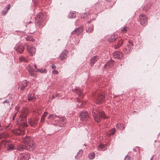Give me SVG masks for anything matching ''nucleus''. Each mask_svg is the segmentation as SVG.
I'll use <instances>...</instances> for the list:
<instances>
[{
  "label": "nucleus",
  "instance_id": "7c9ffc66",
  "mask_svg": "<svg viewBox=\"0 0 160 160\" xmlns=\"http://www.w3.org/2000/svg\"><path fill=\"white\" fill-rule=\"evenodd\" d=\"M19 60L20 62H28V60L23 56H21L19 58Z\"/></svg>",
  "mask_w": 160,
  "mask_h": 160
},
{
  "label": "nucleus",
  "instance_id": "f3484780",
  "mask_svg": "<svg viewBox=\"0 0 160 160\" xmlns=\"http://www.w3.org/2000/svg\"><path fill=\"white\" fill-rule=\"evenodd\" d=\"M79 117L80 118L82 119H87L88 117V114L86 111H83L80 114Z\"/></svg>",
  "mask_w": 160,
  "mask_h": 160
},
{
  "label": "nucleus",
  "instance_id": "6e6552de",
  "mask_svg": "<svg viewBox=\"0 0 160 160\" xmlns=\"http://www.w3.org/2000/svg\"><path fill=\"white\" fill-rule=\"evenodd\" d=\"M38 119L37 118H34L32 119L28 120V122L31 126L35 127L38 124Z\"/></svg>",
  "mask_w": 160,
  "mask_h": 160
},
{
  "label": "nucleus",
  "instance_id": "f03ea898",
  "mask_svg": "<svg viewBox=\"0 0 160 160\" xmlns=\"http://www.w3.org/2000/svg\"><path fill=\"white\" fill-rule=\"evenodd\" d=\"M48 118L51 119L52 120L56 122V123L59 122V121L61 120L62 121L61 123L62 124L63 123V125H64V124H65L66 120L64 118H62L60 119L59 117L55 114H51L49 115L48 117Z\"/></svg>",
  "mask_w": 160,
  "mask_h": 160
},
{
  "label": "nucleus",
  "instance_id": "9d476101",
  "mask_svg": "<svg viewBox=\"0 0 160 160\" xmlns=\"http://www.w3.org/2000/svg\"><path fill=\"white\" fill-rule=\"evenodd\" d=\"M113 55L114 58L120 59L122 58L123 54L120 52L116 51L113 53Z\"/></svg>",
  "mask_w": 160,
  "mask_h": 160
},
{
  "label": "nucleus",
  "instance_id": "09e8293b",
  "mask_svg": "<svg viewBox=\"0 0 160 160\" xmlns=\"http://www.w3.org/2000/svg\"><path fill=\"white\" fill-rule=\"evenodd\" d=\"M48 112H44V113L42 115L43 117H45L48 115Z\"/></svg>",
  "mask_w": 160,
  "mask_h": 160
},
{
  "label": "nucleus",
  "instance_id": "e433bc0d",
  "mask_svg": "<svg viewBox=\"0 0 160 160\" xmlns=\"http://www.w3.org/2000/svg\"><path fill=\"white\" fill-rule=\"evenodd\" d=\"M89 14L88 12H85L83 14H82L81 15V17L82 18H84L88 17L89 15Z\"/></svg>",
  "mask_w": 160,
  "mask_h": 160
},
{
  "label": "nucleus",
  "instance_id": "aec40b11",
  "mask_svg": "<svg viewBox=\"0 0 160 160\" xmlns=\"http://www.w3.org/2000/svg\"><path fill=\"white\" fill-rule=\"evenodd\" d=\"M10 4H8V6L6 7L4 9V10L2 11V15L3 16H4L5 15L6 13L10 9Z\"/></svg>",
  "mask_w": 160,
  "mask_h": 160
},
{
  "label": "nucleus",
  "instance_id": "c9c22d12",
  "mask_svg": "<svg viewBox=\"0 0 160 160\" xmlns=\"http://www.w3.org/2000/svg\"><path fill=\"white\" fill-rule=\"evenodd\" d=\"M27 69L28 70V72L32 71H33L34 69L33 68L31 65H28L27 67Z\"/></svg>",
  "mask_w": 160,
  "mask_h": 160
},
{
  "label": "nucleus",
  "instance_id": "864d4df0",
  "mask_svg": "<svg viewBox=\"0 0 160 160\" xmlns=\"http://www.w3.org/2000/svg\"><path fill=\"white\" fill-rule=\"evenodd\" d=\"M5 102L7 103H9V100H5L3 102V103H4Z\"/></svg>",
  "mask_w": 160,
  "mask_h": 160
},
{
  "label": "nucleus",
  "instance_id": "bf43d9fd",
  "mask_svg": "<svg viewBox=\"0 0 160 160\" xmlns=\"http://www.w3.org/2000/svg\"><path fill=\"white\" fill-rule=\"evenodd\" d=\"M106 0L108 2H109L111 0Z\"/></svg>",
  "mask_w": 160,
  "mask_h": 160
},
{
  "label": "nucleus",
  "instance_id": "3c124183",
  "mask_svg": "<svg viewBox=\"0 0 160 160\" xmlns=\"http://www.w3.org/2000/svg\"><path fill=\"white\" fill-rule=\"evenodd\" d=\"M20 117H21V118H26V116L25 115H21L20 116Z\"/></svg>",
  "mask_w": 160,
  "mask_h": 160
},
{
  "label": "nucleus",
  "instance_id": "20e7f679",
  "mask_svg": "<svg viewBox=\"0 0 160 160\" xmlns=\"http://www.w3.org/2000/svg\"><path fill=\"white\" fill-rule=\"evenodd\" d=\"M139 22L140 24L143 26H145L147 24L148 20L147 17L145 14H142L139 16Z\"/></svg>",
  "mask_w": 160,
  "mask_h": 160
},
{
  "label": "nucleus",
  "instance_id": "4be33fe9",
  "mask_svg": "<svg viewBox=\"0 0 160 160\" xmlns=\"http://www.w3.org/2000/svg\"><path fill=\"white\" fill-rule=\"evenodd\" d=\"M77 100L79 102V104L78 105V107L80 108L83 107L85 104V102L83 101L81 102L78 98H77Z\"/></svg>",
  "mask_w": 160,
  "mask_h": 160
},
{
  "label": "nucleus",
  "instance_id": "4c0bfd02",
  "mask_svg": "<svg viewBox=\"0 0 160 160\" xmlns=\"http://www.w3.org/2000/svg\"><path fill=\"white\" fill-rule=\"evenodd\" d=\"M89 158L90 159H93L95 157V154L94 153H91L88 155Z\"/></svg>",
  "mask_w": 160,
  "mask_h": 160
},
{
  "label": "nucleus",
  "instance_id": "2f4dec72",
  "mask_svg": "<svg viewBox=\"0 0 160 160\" xmlns=\"http://www.w3.org/2000/svg\"><path fill=\"white\" fill-rule=\"evenodd\" d=\"M36 72H39L42 73H46L47 71L46 69H37V70Z\"/></svg>",
  "mask_w": 160,
  "mask_h": 160
},
{
  "label": "nucleus",
  "instance_id": "a211bd4d",
  "mask_svg": "<svg viewBox=\"0 0 160 160\" xmlns=\"http://www.w3.org/2000/svg\"><path fill=\"white\" fill-rule=\"evenodd\" d=\"M28 83V82L26 80L23 81L21 83V87H20L21 89L23 90L27 86Z\"/></svg>",
  "mask_w": 160,
  "mask_h": 160
},
{
  "label": "nucleus",
  "instance_id": "423d86ee",
  "mask_svg": "<svg viewBox=\"0 0 160 160\" xmlns=\"http://www.w3.org/2000/svg\"><path fill=\"white\" fill-rule=\"evenodd\" d=\"M43 18V15L42 12H39L38 13L37 15L36 16V18H35V23L36 24V23H39V24H41V21Z\"/></svg>",
  "mask_w": 160,
  "mask_h": 160
},
{
  "label": "nucleus",
  "instance_id": "de8ad7c7",
  "mask_svg": "<svg viewBox=\"0 0 160 160\" xmlns=\"http://www.w3.org/2000/svg\"><path fill=\"white\" fill-rule=\"evenodd\" d=\"M45 120V117H43L42 116L41 118V122H44Z\"/></svg>",
  "mask_w": 160,
  "mask_h": 160
},
{
  "label": "nucleus",
  "instance_id": "c85d7f7f",
  "mask_svg": "<svg viewBox=\"0 0 160 160\" xmlns=\"http://www.w3.org/2000/svg\"><path fill=\"white\" fill-rule=\"evenodd\" d=\"M93 29V25H91L86 30V32H91Z\"/></svg>",
  "mask_w": 160,
  "mask_h": 160
},
{
  "label": "nucleus",
  "instance_id": "6ab92c4d",
  "mask_svg": "<svg viewBox=\"0 0 160 160\" xmlns=\"http://www.w3.org/2000/svg\"><path fill=\"white\" fill-rule=\"evenodd\" d=\"M116 130L115 128L111 129L108 133V137L110 136L111 135H113L115 133Z\"/></svg>",
  "mask_w": 160,
  "mask_h": 160
},
{
  "label": "nucleus",
  "instance_id": "c03bdc74",
  "mask_svg": "<svg viewBox=\"0 0 160 160\" xmlns=\"http://www.w3.org/2000/svg\"><path fill=\"white\" fill-rule=\"evenodd\" d=\"M131 157L128 155H127L124 158V160H131Z\"/></svg>",
  "mask_w": 160,
  "mask_h": 160
},
{
  "label": "nucleus",
  "instance_id": "4d7b16f0",
  "mask_svg": "<svg viewBox=\"0 0 160 160\" xmlns=\"http://www.w3.org/2000/svg\"><path fill=\"white\" fill-rule=\"evenodd\" d=\"M34 67H35V68H36V69H37V67H36V66L35 64L34 65Z\"/></svg>",
  "mask_w": 160,
  "mask_h": 160
},
{
  "label": "nucleus",
  "instance_id": "ea45409f",
  "mask_svg": "<svg viewBox=\"0 0 160 160\" xmlns=\"http://www.w3.org/2000/svg\"><path fill=\"white\" fill-rule=\"evenodd\" d=\"M6 134L5 132L2 133L0 134V139L3 138H6Z\"/></svg>",
  "mask_w": 160,
  "mask_h": 160
},
{
  "label": "nucleus",
  "instance_id": "f8f14e48",
  "mask_svg": "<svg viewBox=\"0 0 160 160\" xmlns=\"http://www.w3.org/2000/svg\"><path fill=\"white\" fill-rule=\"evenodd\" d=\"M23 142L25 144V145L27 143H31L33 142L32 139L29 136H26L23 139Z\"/></svg>",
  "mask_w": 160,
  "mask_h": 160
},
{
  "label": "nucleus",
  "instance_id": "13d9d810",
  "mask_svg": "<svg viewBox=\"0 0 160 160\" xmlns=\"http://www.w3.org/2000/svg\"><path fill=\"white\" fill-rule=\"evenodd\" d=\"M91 22V21H88V22L89 23Z\"/></svg>",
  "mask_w": 160,
  "mask_h": 160
},
{
  "label": "nucleus",
  "instance_id": "c756f323",
  "mask_svg": "<svg viewBox=\"0 0 160 160\" xmlns=\"http://www.w3.org/2000/svg\"><path fill=\"white\" fill-rule=\"evenodd\" d=\"M83 151L82 150H79V152L77 153V155L75 156V158H78L80 157L82 155V154Z\"/></svg>",
  "mask_w": 160,
  "mask_h": 160
},
{
  "label": "nucleus",
  "instance_id": "dca6fc26",
  "mask_svg": "<svg viewBox=\"0 0 160 160\" xmlns=\"http://www.w3.org/2000/svg\"><path fill=\"white\" fill-rule=\"evenodd\" d=\"M83 31V29L82 28H79L74 30L72 32V34H76L78 35L80 34Z\"/></svg>",
  "mask_w": 160,
  "mask_h": 160
},
{
  "label": "nucleus",
  "instance_id": "39448f33",
  "mask_svg": "<svg viewBox=\"0 0 160 160\" xmlns=\"http://www.w3.org/2000/svg\"><path fill=\"white\" fill-rule=\"evenodd\" d=\"M128 42L130 45H127L123 49L124 52L126 54H128L130 52V50L132 49V47L133 45V42L132 41H129Z\"/></svg>",
  "mask_w": 160,
  "mask_h": 160
},
{
  "label": "nucleus",
  "instance_id": "5701e85b",
  "mask_svg": "<svg viewBox=\"0 0 160 160\" xmlns=\"http://www.w3.org/2000/svg\"><path fill=\"white\" fill-rule=\"evenodd\" d=\"M117 39V37H115V36H114L112 35L108 39V41L109 42H111L116 40V39Z\"/></svg>",
  "mask_w": 160,
  "mask_h": 160
},
{
  "label": "nucleus",
  "instance_id": "cd10ccee",
  "mask_svg": "<svg viewBox=\"0 0 160 160\" xmlns=\"http://www.w3.org/2000/svg\"><path fill=\"white\" fill-rule=\"evenodd\" d=\"M76 16V12H74L70 13L69 15V17L70 18H73Z\"/></svg>",
  "mask_w": 160,
  "mask_h": 160
},
{
  "label": "nucleus",
  "instance_id": "7ed1b4c3",
  "mask_svg": "<svg viewBox=\"0 0 160 160\" xmlns=\"http://www.w3.org/2000/svg\"><path fill=\"white\" fill-rule=\"evenodd\" d=\"M94 98L95 102L97 104H101L105 100V97L102 93H98Z\"/></svg>",
  "mask_w": 160,
  "mask_h": 160
},
{
  "label": "nucleus",
  "instance_id": "b1692460",
  "mask_svg": "<svg viewBox=\"0 0 160 160\" xmlns=\"http://www.w3.org/2000/svg\"><path fill=\"white\" fill-rule=\"evenodd\" d=\"M72 91L74 92L76 94H78L79 97H82V93L81 91L77 88L72 89Z\"/></svg>",
  "mask_w": 160,
  "mask_h": 160
},
{
  "label": "nucleus",
  "instance_id": "f257e3e1",
  "mask_svg": "<svg viewBox=\"0 0 160 160\" xmlns=\"http://www.w3.org/2000/svg\"><path fill=\"white\" fill-rule=\"evenodd\" d=\"M92 114L96 121L100 122L102 118H105L104 112L98 108H95L92 111Z\"/></svg>",
  "mask_w": 160,
  "mask_h": 160
},
{
  "label": "nucleus",
  "instance_id": "49530a36",
  "mask_svg": "<svg viewBox=\"0 0 160 160\" xmlns=\"http://www.w3.org/2000/svg\"><path fill=\"white\" fill-rule=\"evenodd\" d=\"M52 72L54 74H58L59 73L58 71L55 70H53Z\"/></svg>",
  "mask_w": 160,
  "mask_h": 160
},
{
  "label": "nucleus",
  "instance_id": "72a5a7b5",
  "mask_svg": "<svg viewBox=\"0 0 160 160\" xmlns=\"http://www.w3.org/2000/svg\"><path fill=\"white\" fill-rule=\"evenodd\" d=\"M105 147V146L103 144H101L99 145L98 148V149L99 150H103Z\"/></svg>",
  "mask_w": 160,
  "mask_h": 160
},
{
  "label": "nucleus",
  "instance_id": "473e14b6",
  "mask_svg": "<svg viewBox=\"0 0 160 160\" xmlns=\"http://www.w3.org/2000/svg\"><path fill=\"white\" fill-rule=\"evenodd\" d=\"M14 149V148L13 145L11 144L8 145L7 150L11 151Z\"/></svg>",
  "mask_w": 160,
  "mask_h": 160
},
{
  "label": "nucleus",
  "instance_id": "393cba45",
  "mask_svg": "<svg viewBox=\"0 0 160 160\" xmlns=\"http://www.w3.org/2000/svg\"><path fill=\"white\" fill-rule=\"evenodd\" d=\"M122 43L123 42L122 40H119L117 44L115 46V48L117 49L119 48L122 45Z\"/></svg>",
  "mask_w": 160,
  "mask_h": 160
},
{
  "label": "nucleus",
  "instance_id": "ddd939ff",
  "mask_svg": "<svg viewBox=\"0 0 160 160\" xmlns=\"http://www.w3.org/2000/svg\"><path fill=\"white\" fill-rule=\"evenodd\" d=\"M27 48L28 52L31 55H33L35 54L36 50L34 47L28 46Z\"/></svg>",
  "mask_w": 160,
  "mask_h": 160
},
{
  "label": "nucleus",
  "instance_id": "0eeeda50",
  "mask_svg": "<svg viewBox=\"0 0 160 160\" xmlns=\"http://www.w3.org/2000/svg\"><path fill=\"white\" fill-rule=\"evenodd\" d=\"M36 146L35 143L33 142L27 143L25 145V147L26 149L30 151H32L34 149Z\"/></svg>",
  "mask_w": 160,
  "mask_h": 160
},
{
  "label": "nucleus",
  "instance_id": "5fc2aeb1",
  "mask_svg": "<svg viewBox=\"0 0 160 160\" xmlns=\"http://www.w3.org/2000/svg\"><path fill=\"white\" fill-rule=\"evenodd\" d=\"M23 125L24 127H27L28 125L27 123H24Z\"/></svg>",
  "mask_w": 160,
  "mask_h": 160
},
{
  "label": "nucleus",
  "instance_id": "a18cd8bd",
  "mask_svg": "<svg viewBox=\"0 0 160 160\" xmlns=\"http://www.w3.org/2000/svg\"><path fill=\"white\" fill-rule=\"evenodd\" d=\"M66 57V56H65V55H62L61 54L60 56V58L62 60H63Z\"/></svg>",
  "mask_w": 160,
  "mask_h": 160
},
{
  "label": "nucleus",
  "instance_id": "bb28decb",
  "mask_svg": "<svg viewBox=\"0 0 160 160\" xmlns=\"http://www.w3.org/2000/svg\"><path fill=\"white\" fill-rule=\"evenodd\" d=\"M29 159V156L28 155H25L23 156H21L20 160H28Z\"/></svg>",
  "mask_w": 160,
  "mask_h": 160
},
{
  "label": "nucleus",
  "instance_id": "a878e982",
  "mask_svg": "<svg viewBox=\"0 0 160 160\" xmlns=\"http://www.w3.org/2000/svg\"><path fill=\"white\" fill-rule=\"evenodd\" d=\"M116 127L117 128L120 130L122 129H124L125 128V125L121 123H118Z\"/></svg>",
  "mask_w": 160,
  "mask_h": 160
},
{
  "label": "nucleus",
  "instance_id": "58836bf2",
  "mask_svg": "<svg viewBox=\"0 0 160 160\" xmlns=\"http://www.w3.org/2000/svg\"><path fill=\"white\" fill-rule=\"evenodd\" d=\"M34 70L32 71L28 72L29 74L31 76L35 77L36 76V75L34 73Z\"/></svg>",
  "mask_w": 160,
  "mask_h": 160
},
{
  "label": "nucleus",
  "instance_id": "680f3d73",
  "mask_svg": "<svg viewBox=\"0 0 160 160\" xmlns=\"http://www.w3.org/2000/svg\"><path fill=\"white\" fill-rule=\"evenodd\" d=\"M38 113L39 114V115H40V114H39V112H38Z\"/></svg>",
  "mask_w": 160,
  "mask_h": 160
},
{
  "label": "nucleus",
  "instance_id": "2eb2a0df",
  "mask_svg": "<svg viewBox=\"0 0 160 160\" xmlns=\"http://www.w3.org/2000/svg\"><path fill=\"white\" fill-rule=\"evenodd\" d=\"M99 59L98 56H95L92 57L89 61L90 65L92 66Z\"/></svg>",
  "mask_w": 160,
  "mask_h": 160
},
{
  "label": "nucleus",
  "instance_id": "37998d69",
  "mask_svg": "<svg viewBox=\"0 0 160 160\" xmlns=\"http://www.w3.org/2000/svg\"><path fill=\"white\" fill-rule=\"evenodd\" d=\"M68 54V51L67 50H65L61 53V54L62 55H65V56H67Z\"/></svg>",
  "mask_w": 160,
  "mask_h": 160
},
{
  "label": "nucleus",
  "instance_id": "412c9836",
  "mask_svg": "<svg viewBox=\"0 0 160 160\" xmlns=\"http://www.w3.org/2000/svg\"><path fill=\"white\" fill-rule=\"evenodd\" d=\"M113 65V62L112 61H110L108 62L104 66V68H107V67H109L111 68Z\"/></svg>",
  "mask_w": 160,
  "mask_h": 160
},
{
  "label": "nucleus",
  "instance_id": "1a4fd4ad",
  "mask_svg": "<svg viewBox=\"0 0 160 160\" xmlns=\"http://www.w3.org/2000/svg\"><path fill=\"white\" fill-rule=\"evenodd\" d=\"M12 132L13 133L18 136L23 135L25 133L23 128L22 129L20 128L16 129L13 130Z\"/></svg>",
  "mask_w": 160,
  "mask_h": 160
},
{
  "label": "nucleus",
  "instance_id": "4468645a",
  "mask_svg": "<svg viewBox=\"0 0 160 160\" xmlns=\"http://www.w3.org/2000/svg\"><path fill=\"white\" fill-rule=\"evenodd\" d=\"M15 49L17 52L20 53H22L24 49V48L23 45H18L16 46Z\"/></svg>",
  "mask_w": 160,
  "mask_h": 160
},
{
  "label": "nucleus",
  "instance_id": "6e6d98bb",
  "mask_svg": "<svg viewBox=\"0 0 160 160\" xmlns=\"http://www.w3.org/2000/svg\"><path fill=\"white\" fill-rule=\"evenodd\" d=\"M153 156L150 158V160H152Z\"/></svg>",
  "mask_w": 160,
  "mask_h": 160
},
{
  "label": "nucleus",
  "instance_id": "052dcab7",
  "mask_svg": "<svg viewBox=\"0 0 160 160\" xmlns=\"http://www.w3.org/2000/svg\"><path fill=\"white\" fill-rule=\"evenodd\" d=\"M58 95V94H56V97Z\"/></svg>",
  "mask_w": 160,
  "mask_h": 160
},
{
  "label": "nucleus",
  "instance_id": "a19ab883",
  "mask_svg": "<svg viewBox=\"0 0 160 160\" xmlns=\"http://www.w3.org/2000/svg\"><path fill=\"white\" fill-rule=\"evenodd\" d=\"M128 28V27H124L121 30V32L123 33H125L127 31V29Z\"/></svg>",
  "mask_w": 160,
  "mask_h": 160
},
{
  "label": "nucleus",
  "instance_id": "9b49d317",
  "mask_svg": "<svg viewBox=\"0 0 160 160\" xmlns=\"http://www.w3.org/2000/svg\"><path fill=\"white\" fill-rule=\"evenodd\" d=\"M23 142L25 144V145L27 143H31L33 142L32 139L29 136H26L23 139Z\"/></svg>",
  "mask_w": 160,
  "mask_h": 160
},
{
  "label": "nucleus",
  "instance_id": "f704fd0d",
  "mask_svg": "<svg viewBox=\"0 0 160 160\" xmlns=\"http://www.w3.org/2000/svg\"><path fill=\"white\" fill-rule=\"evenodd\" d=\"M24 149H26V148L22 145H19L18 147V151H23Z\"/></svg>",
  "mask_w": 160,
  "mask_h": 160
},
{
  "label": "nucleus",
  "instance_id": "603ef678",
  "mask_svg": "<svg viewBox=\"0 0 160 160\" xmlns=\"http://www.w3.org/2000/svg\"><path fill=\"white\" fill-rule=\"evenodd\" d=\"M24 22L26 23H30L32 22L31 21L28 22V21H27L26 20V19H25Z\"/></svg>",
  "mask_w": 160,
  "mask_h": 160
},
{
  "label": "nucleus",
  "instance_id": "79ce46f5",
  "mask_svg": "<svg viewBox=\"0 0 160 160\" xmlns=\"http://www.w3.org/2000/svg\"><path fill=\"white\" fill-rule=\"evenodd\" d=\"M28 100L29 101H31L34 98L33 96H31V95H28Z\"/></svg>",
  "mask_w": 160,
  "mask_h": 160
},
{
  "label": "nucleus",
  "instance_id": "8fccbe9b",
  "mask_svg": "<svg viewBox=\"0 0 160 160\" xmlns=\"http://www.w3.org/2000/svg\"><path fill=\"white\" fill-rule=\"evenodd\" d=\"M53 69H55L56 68V67L54 64L52 65L51 67Z\"/></svg>",
  "mask_w": 160,
  "mask_h": 160
}]
</instances>
